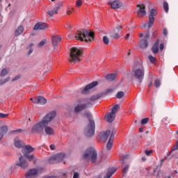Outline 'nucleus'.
Listing matches in <instances>:
<instances>
[{
    "mask_svg": "<svg viewBox=\"0 0 178 178\" xmlns=\"http://www.w3.org/2000/svg\"><path fill=\"white\" fill-rule=\"evenodd\" d=\"M56 116V112L51 111L44 117L42 121L35 124L31 128L32 134H44V128L49 122L54 120V118Z\"/></svg>",
    "mask_w": 178,
    "mask_h": 178,
    "instance_id": "obj_1",
    "label": "nucleus"
},
{
    "mask_svg": "<svg viewBox=\"0 0 178 178\" xmlns=\"http://www.w3.org/2000/svg\"><path fill=\"white\" fill-rule=\"evenodd\" d=\"M132 73L135 79L139 80L140 83L143 82L144 74L145 73V70L144 69L143 61L140 60L134 63V67L132 68Z\"/></svg>",
    "mask_w": 178,
    "mask_h": 178,
    "instance_id": "obj_2",
    "label": "nucleus"
},
{
    "mask_svg": "<svg viewBox=\"0 0 178 178\" xmlns=\"http://www.w3.org/2000/svg\"><path fill=\"white\" fill-rule=\"evenodd\" d=\"M75 38L76 40H79V41L92 42V41H94V33L87 29L77 31L75 33Z\"/></svg>",
    "mask_w": 178,
    "mask_h": 178,
    "instance_id": "obj_3",
    "label": "nucleus"
},
{
    "mask_svg": "<svg viewBox=\"0 0 178 178\" xmlns=\"http://www.w3.org/2000/svg\"><path fill=\"white\" fill-rule=\"evenodd\" d=\"M83 116H86L89 120V124L85 129V133L87 137H92V136L95 134V122H94V120L92 119V115H91V113L86 112L83 114Z\"/></svg>",
    "mask_w": 178,
    "mask_h": 178,
    "instance_id": "obj_4",
    "label": "nucleus"
},
{
    "mask_svg": "<svg viewBox=\"0 0 178 178\" xmlns=\"http://www.w3.org/2000/svg\"><path fill=\"white\" fill-rule=\"evenodd\" d=\"M84 159L91 161L92 163L97 162V152L95 148L90 147L86 150L83 155Z\"/></svg>",
    "mask_w": 178,
    "mask_h": 178,
    "instance_id": "obj_5",
    "label": "nucleus"
},
{
    "mask_svg": "<svg viewBox=\"0 0 178 178\" xmlns=\"http://www.w3.org/2000/svg\"><path fill=\"white\" fill-rule=\"evenodd\" d=\"M81 56V50L79 48L73 47L71 49L69 60L70 62H79Z\"/></svg>",
    "mask_w": 178,
    "mask_h": 178,
    "instance_id": "obj_6",
    "label": "nucleus"
},
{
    "mask_svg": "<svg viewBox=\"0 0 178 178\" xmlns=\"http://www.w3.org/2000/svg\"><path fill=\"white\" fill-rule=\"evenodd\" d=\"M140 38H143V40H140L139 46L140 48H147L148 47V38H149V32H144L143 33L139 34Z\"/></svg>",
    "mask_w": 178,
    "mask_h": 178,
    "instance_id": "obj_7",
    "label": "nucleus"
},
{
    "mask_svg": "<svg viewBox=\"0 0 178 178\" xmlns=\"http://www.w3.org/2000/svg\"><path fill=\"white\" fill-rule=\"evenodd\" d=\"M157 13H158L156 12V10L154 8L150 10V15L149 16V22L148 24H145L144 27H147V26H148V29H151L152 27L155 22V16H156Z\"/></svg>",
    "mask_w": 178,
    "mask_h": 178,
    "instance_id": "obj_8",
    "label": "nucleus"
},
{
    "mask_svg": "<svg viewBox=\"0 0 178 178\" xmlns=\"http://www.w3.org/2000/svg\"><path fill=\"white\" fill-rule=\"evenodd\" d=\"M41 172H42V168L31 169L26 172V178H33V177H34V176H37V175H38V173H41Z\"/></svg>",
    "mask_w": 178,
    "mask_h": 178,
    "instance_id": "obj_9",
    "label": "nucleus"
},
{
    "mask_svg": "<svg viewBox=\"0 0 178 178\" xmlns=\"http://www.w3.org/2000/svg\"><path fill=\"white\" fill-rule=\"evenodd\" d=\"M137 8H138L136 12L138 17H144V16L147 15V11H145V5L138 4Z\"/></svg>",
    "mask_w": 178,
    "mask_h": 178,
    "instance_id": "obj_10",
    "label": "nucleus"
},
{
    "mask_svg": "<svg viewBox=\"0 0 178 178\" xmlns=\"http://www.w3.org/2000/svg\"><path fill=\"white\" fill-rule=\"evenodd\" d=\"M31 101H32L33 104H40V105H45V104H47V99L42 96H38L35 97V99L31 97Z\"/></svg>",
    "mask_w": 178,
    "mask_h": 178,
    "instance_id": "obj_11",
    "label": "nucleus"
},
{
    "mask_svg": "<svg viewBox=\"0 0 178 178\" xmlns=\"http://www.w3.org/2000/svg\"><path fill=\"white\" fill-rule=\"evenodd\" d=\"M17 166H19L22 169H26L29 166V163L23 156H20L19 159V161L16 163Z\"/></svg>",
    "mask_w": 178,
    "mask_h": 178,
    "instance_id": "obj_12",
    "label": "nucleus"
},
{
    "mask_svg": "<svg viewBox=\"0 0 178 178\" xmlns=\"http://www.w3.org/2000/svg\"><path fill=\"white\" fill-rule=\"evenodd\" d=\"M98 86V81H93L90 84L87 85L83 90H82V94H87L90 90L94 88V87H97Z\"/></svg>",
    "mask_w": 178,
    "mask_h": 178,
    "instance_id": "obj_13",
    "label": "nucleus"
},
{
    "mask_svg": "<svg viewBox=\"0 0 178 178\" xmlns=\"http://www.w3.org/2000/svg\"><path fill=\"white\" fill-rule=\"evenodd\" d=\"M108 5H110L112 9H119V8H122V6H123V3L115 0L112 2H108Z\"/></svg>",
    "mask_w": 178,
    "mask_h": 178,
    "instance_id": "obj_14",
    "label": "nucleus"
},
{
    "mask_svg": "<svg viewBox=\"0 0 178 178\" xmlns=\"http://www.w3.org/2000/svg\"><path fill=\"white\" fill-rule=\"evenodd\" d=\"M44 133L46 136H55V129L49 126H44Z\"/></svg>",
    "mask_w": 178,
    "mask_h": 178,
    "instance_id": "obj_15",
    "label": "nucleus"
},
{
    "mask_svg": "<svg viewBox=\"0 0 178 178\" xmlns=\"http://www.w3.org/2000/svg\"><path fill=\"white\" fill-rule=\"evenodd\" d=\"M45 29H48V24L42 22L37 23L33 27V30H45Z\"/></svg>",
    "mask_w": 178,
    "mask_h": 178,
    "instance_id": "obj_16",
    "label": "nucleus"
},
{
    "mask_svg": "<svg viewBox=\"0 0 178 178\" xmlns=\"http://www.w3.org/2000/svg\"><path fill=\"white\" fill-rule=\"evenodd\" d=\"M34 151V149L31 145H26L23 147L22 152V154H24V156H27L30 152H33Z\"/></svg>",
    "mask_w": 178,
    "mask_h": 178,
    "instance_id": "obj_17",
    "label": "nucleus"
},
{
    "mask_svg": "<svg viewBox=\"0 0 178 178\" xmlns=\"http://www.w3.org/2000/svg\"><path fill=\"white\" fill-rule=\"evenodd\" d=\"M66 158V154L65 153H58L51 157L52 159L60 162V161H63V159Z\"/></svg>",
    "mask_w": 178,
    "mask_h": 178,
    "instance_id": "obj_18",
    "label": "nucleus"
},
{
    "mask_svg": "<svg viewBox=\"0 0 178 178\" xmlns=\"http://www.w3.org/2000/svg\"><path fill=\"white\" fill-rule=\"evenodd\" d=\"M86 108H87V104H78L74 108V111L76 113H79V112H81V111H83V109H86Z\"/></svg>",
    "mask_w": 178,
    "mask_h": 178,
    "instance_id": "obj_19",
    "label": "nucleus"
},
{
    "mask_svg": "<svg viewBox=\"0 0 178 178\" xmlns=\"http://www.w3.org/2000/svg\"><path fill=\"white\" fill-rule=\"evenodd\" d=\"M116 115H113L111 113H108V114L106 115V120L108 122V123H112L113 120H115Z\"/></svg>",
    "mask_w": 178,
    "mask_h": 178,
    "instance_id": "obj_20",
    "label": "nucleus"
},
{
    "mask_svg": "<svg viewBox=\"0 0 178 178\" xmlns=\"http://www.w3.org/2000/svg\"><path fill=\"white\" fill-rule=\"evenodd\" d=\"M14 144L17 148H22L23 147V140H19V138H15L14 139Z\"/></svg>",
    "mask_w": 178,
    "mask_h": 178,
    "instance_id": "obj_21",
    "label": "nucleus"
},
{
    "mask_svg": "<svg viewBox=\"0 0 178 178\" xmlns=\"http://www.w3.org/2000/svg\"><path fill=\"white\" fill-rule=\"evenodd\" d=\"M59 9H60V6H57L52 10L47 11V15H49V16H54V15L58 14Z\"/></svg>",
    "mask_w": 178,
    "mask_h": 178,
    "instance_id": "obj_22",
    "label": "nucleus"
},
{
    "mask_svg": "<svg viewBox=\"0 0 178 178\" xmlns=\"http://www.w3.org/2000/svg\"><path fill=\"white\" fill-rule=\"evenodd\" d=\"M159 40H157L154 46L152 47V52L153 54H158V52H159Z\"/></svg>",
    "mask_w": 178,
    "mask_h": 178,
    "instance_id": "obj_23",
    "label": "nucleus"
},
{
    "mask_svg": "<svg viewBox=\"0 0 178 178\" xmlns=\"http://www.w3.org/2000/svg\"><path fill=\"white\" fill-rule=\"evenodd\" d=\"M7 131H8L7 126H3L2 127L0 128V140H2L3 135L6 134Z\"/></svg>",
    "mask_w": 178,
    "mask_h": 178,
    "instance_id": "obj_24",
    "label": "nucleus"
},
{
    "mask_svg": "<svg viewBox=\"0 0 178 178\" xmlns=\"http://www.w3.org/2000/svg\"><path fill=\"white\" fill-rule=\"evenodd\" d=\"M60 42V36H53L52 44L54 47H56L58 44Z\"/></svg>",
    "mask_w": 178,
    "mask_h": 178,
    "instance_id": "obj_25",
    "label": "nucleus"
},
{
    "mask_svg": "<svg viewBox=\"0 0 178 178\" xmlns=\"http://www.w3.org/2000/svg\"><path fill=\"white\" fill-rule=\"evenodd\" d=\"M117 76L118 75L116 74V73L109 74L106 76V79L108 80V81H113V80H115V79H116Z\"/></svg>",
    "mask_w": 178,
    "mask_h": 178,
    "instance_id": "obj_26",
    "label": "nucleus"
},
{
    "mask_svg": "<svg viewBox=\"0 0 178 178\" xmlns=\"http://www.w3.org/2000/svg\"><path fill=\"white\" fill-rule=\"evenodd\" d=\"M23 31H24V28L22 26H20L15 30V35L17 37V35H20Z\"/></svg>",
    "mask_w": 178,
    "mask_h": 178,
    "instance_id": "obj_27",
    "label": "nucleus"
},
{
    "mask_svg": "<svg viewBox=\"0 0 178 178\" xmlns=\"http://www.w3.org/2000/svg\"><path fill=\"white\" fill-rule=\"evenodd\" d=\"M101 136L104 140H108V138L109 137V136H111V131L108 130L106 132H102L101 134Z\"/></svg>",
    "mask_w": 178,
    "mask_h": 178,
    "instance_id": "obj_28",
    "label": "nucleus"
},
{
    "mask_svg": "<svg viewBox=\"0 0 178 178\" xmlns=\"http://www.w3.org/2000/svg\"><path fill=\"white\" fill-rule=\"evenodd\" d=\"M10 71V70L8 67L3 69L0 74V76L5 77V76H6V74H8V73H9Z\"/></svg>",
    "mask_w": 178,
    "mask_h": 178,
    "instance_id": "obj_29",
    "label": "nucleus"
},
{
    "mask_svg": "<svg viewBox=\"0 0 178 178\" xmlns=\"http://www.w3.org/2000/svg\"><path fill=\"white\" fill-rule=\"evenodd\" d=\"M118 109H119V105L116 104L111 108V115H115L116 112H118Z\"/></svg>",
    "mask_w": 178,
    "mask_h": 178,
    "instance_id": "obj_30",
    "label": "nucleus"
},
{
    "mask_svg": "<svg viewBox=\"0 0 178 178\" xmlns=\"http://www.w3.org/2000/svg\"><path fill=\"white\" fill-rule=\"evenodd\" d=\"M74 12V8L72 6H67V14L70 15L71 13H73Z\"/></svg>",
    "mask_w": 178,
    "mask_h": 178,
    "instance_id": "obj_31",
    "label": "nucleus"
},
{
    "mask_svg": "<svg viewBox=\"0 0 178 178\" xmlns=\"http://www.w3.org/2000/svg\"><path fill=\"white\" fill-rule=\"evenodd\" d=\"M113 146V140L109 139L107 145H106V149L109 150L112 148Z\"/></svg>",
    "mask_w": 178,
    "mask_h": 178,
    "instance_id": "obj_32",
    "label": "nucleus"
},
{
    "mask_svg": "<svg viewBox=\"0 0 178 178\" xmlns=\"http://www.w3.org/2000/svg\"><path fill=\"white\" fill-rule=\"evenodd\" d=\"M110 36L111 38H113V40H118L120 38V35H119V33H110Z\"/></svg>",
    "mask_w": 178,
    "mask_h": 178,
    "instance_id": "obj_33",
    "label": "nucleus"
},
{
    "mask_svg": "<svg viewBox=\"0 0 178 178\" xmlns=\"http://www.w3.org/2000/svg\"><path fill=\"white\" fill-rule=\"evenodd\" d=\"M132 38H134V35H133V33H127L124 36V40H132Z\"/></svg>",
    "mask_w": 178,
    "mask_h": 178,
    "instance_id": "obj_34",
    "label": "nucleus"
},
{
    "mask_svg": "<svg viewBox=\"0 0 178 178\" xmlns=\"http://www.w3.org/2000/svg\"><path fill=\"white\" fill-rule=\"evenodd\" d=\"M163 9L166 12V13L169 12V4L168 3V2L163 3Z\"/></svg>",
    "mask_w": 178,
    "mask_h": 178,
    "instance_id": "obj_35",
    "label": "nucleus"
},
{
    "mask_svg": "<svg viewBox=\"0 0 178 178\" xmlns=\"http://www.w3.org/2000/svg\"><path fill=\"white\" fill-rule=\"evenodd\" d=\"M9 80H10V77H7L4 80H1L0 81V86H3V84H5L6 83H8V81H9Z\"/></svg>",
    "mask_w": 178,
    "mask_h": 178,
    "instance_id": "obj_36",
    "label": "nucleus"
},
{
    "mask_svg": "<svg viewBox=\"0 0 178 178\" xmlns=\"http://www.w3.org/2000/svg\"><path fill=\"white\" fill-rule=\"evenodd\" d=\"M34 45V44L31 43L29 45L28 48H29V50L28 51V55H31V54H33V48H31V47H33Z\"/></svg>",
    "mask_w": 178,
    "mask_h": 178,
    "instance_id": "obj_37",
    "label": "nucleus"
},
{
    "mask_svg": "<svg viewBox=\"0 0 178 178\" xmlns=\"http://www.w3.org/2000/svg\"><path fill=\"white\" fill-rule=\"evenodd\" d=\"M148 59L151 63H155V60H156V58L151 55L148 56Z\"/></svg>",
    "mask_w": 178,
    "mask_h": 178,
    "instance_id": "obj_38",
    "label": "nucleus"
},
{
    "mask_svg": "<svg viewBox=\"0 0 178 178\" xmlns=\"http://www.w3.org/2000/svg\"><path fill=\"white\" fill-rule=\"evenodd\" d=\"M113 173H115V171L113 172H108L106 175H105L104 178H111L112 177Z\"/></svg>",
    "mask_w": 178,
    "mask_h": 178,
    "instance_id": "obj_39",
    "label": "nucleus"
},
{
    "mask_svg": "<svg viewBox=\"0 0 178 178\" xmlns=\"http://www.w3.org/2000/svg\"><path fill=\"white\" fill-rule=\"evenodd\" d=\"M103 42L104 44H105L106 45H108V44H109V38H108L107 36H104L103 38Z\"/></svg>",
    "mask_w": 178,
    "mask_h": 178,
    "instance_id": "obj_40",
    "label": "nucleus"
},
{
    "mask_svg": "<svg viewBox=\"0 0 178 178\" xmlns=\"http://www.w3.org/2000/svg\"><path fill=\"white\" fill-rule=\"evenodd\" d=\"M123 95H124V92H118L116 97L118 98V99H120V98L123 97Z\"/></svg>",
    "mask_w": 178,
    "mask_h": 178,
    "instance_id": "obj_41",
    "label": "nucleus"
},
{
    "mask_svg": "<svg viewBox=\"0 0 178 178\" xmlns=\"http://www.w3.org/2000/svg\"><path fill=\"white\" fill-rule=\"evenodd\" d=\"M81 5H83V1H81V0H76V8H80V6H81Z\"/></svg>",
    "mask_w": 178,
    "mask_h": 178,
    "instance_id": "obj_42",
    "label": "nucleus"
},
{
    "mask_svg": "<svg viewBox=\"0 0 178 178\" xmlns=\"http://www.w3.org/2000/svg\"><path fill=\"white\" fill-rule=\"evenodd\" d=\"M148 120H149V118H146L141 120V124H147L148 123Z\"/></svg>",
    "mask_w": 178,
    "mask_h": 178,
    "instance_id": "obj_43",
    "label": "nucleus"
},
{
    "mask_svg": "<svg viewBox=\"0 0 178 178\" xmlns=\"http://www.w3.org/2000/svg\"><path fill=\"white\" fill-rule=\"evenodd\" d=\"M155 87L158 88L161 86V81L159 79H156L154 82Z\"/></svg>",
    "mask_w": 178,
    "mask_h": 178,
    "instance_id": "obj_44",
    "label": "nucleus"
},
{
    "mask_svg": "<svg viewBox=\"0 0 178 178\" xmlns=\"http://www.w3.org/2000/svg\"><path fill=\"white\" fill-rule=\"evenodd\" d=\"M25 158H27L29 161H31L32 159H34V155H29L26 154V156H24Z\"/></svg>",
    "mask_w": 178,
    "mask_h": 178,
    "instance_id": "obj_45",
    "label": "nucleus"
},
{
    "mask_svg": "<svg viewBox=\"0 0 178 178\" xmlns=\"http://www.w3.org/2000/svg\"><path fill=\"white\" fill-rule=\"evenodd\" d=\"M115 134H116V131H113V132L111 133V135L110 136L109 140H113V138H115Z\"/></svg>",
    "mask_w": 178,
    "mask_h": 178,
    "instance_id": "obj_46",
    "label": "nucleus"
},
{
    "mask_svg": "<svg viewBox=\"0 0 178 178\" xmlns=\"http://www.w3.org/2000/svg\"><path fill=\"white\" fill-rule=\"evenodd\" d=\"M129 170V165H126L123 170H122V173H127V171Z\"/></svg>",
    "mask_w": 178,
    "mask_h": 178,
    "instance_id": "obj_47",
    "label": "nucleus"
},
{
    "mask_svg": "<svg viewBox=\"0 0 178 178\" xmlns=\"http://www.w3.org/2000/svg\"><path fill=\"white\" fill-rule=\"evenodd\" d=\"M47 42L46 40H42L39 44H38V47H44V45H45V43Z\"/></svg>",
    "mask_w": 178,
    "mask_h": 178,
    "instance_id": "obj_48",
    "label": "nucleus"
},
{
    "mask_svg": "<svg viewBox=\"0 0 178 178\" xmlns=\"http://www.w3.org/2000/svg\"><path fill=\"white\" fill-rule=\"evenodd\" d=\"M8 116V114L0 113V119H3Z\"/></svg>",
    "mask_w": 178,
    "mask_h": 178,
    "instance_id": "obj_49",
    "label": "nucleus"
},
{
    "mask_svg": "<svg viewBox=\"0 0 178 178\" xmlns=\"http://www.w3.org/2000/svg\"><path fill=\"white\" fill-rule=\"evenodd\" d=\"M145 153L148 156L151 155V154H152V150H145Z\"/></svg>",
    "mask_w": 178,
    "mask_h": 178,
    "instance_id": "obj_50",
    "label": "nucleus"
},
{
    "mask_svg": "<svg viewBox=\"0 0 178 178\" xmlns=\"http://www.w3.org/2000/svg\"><path fill=\"white\" fill-rule=\"evenodd\" d=\"M175 149H178V142H177L176 145L171 149V152H173Z\"/></svg>",
    "mask_w": 178,
    "mask_h": 178,
    "instance_id": "obj_51",
    "label": "nucleus"
},
{
    "mask_svg": "<svg viewBox=\"0 0 178 178\" xmlns=\"http://www.w3.org/2000/svg\"><path fill=\"white\" fill-rule=\"evenodd\" d=\"M106 92V94H109L111 92H113V89H112V88L107 89Z\"/></svg>",
    "mask_w": 178,
    "mask_h": 178,
    "instance_id": "obj_52",
    "label": "nucleus"
},
{
    "mask_svg": "<svg viewBox=\"0 0 178 178\" xmlns=\"http://www.w3.org/2000/svg\"><path fill=\"white\" fill-rule=\"evenodd\" d=\"M79 172H75V173L74 174L73 178H79Z\"/></svg>",
    "mask_w": 178,
    "mask_h": 178,
    "instance_id": "obj_53",
    "label": "nucleus"
},
{
    "mask_svg": "<svg viewBox=\"0 0 178 178\" xmlns=\"http://www.w3.org/2000/svg\"><path fill=\"white\" fill-rule=\"evenodd\" d=\"M11 133H22V129H17L15 131H12Z\"/></svg>",
    "mask_w": 178,
    "mask_h": 178,
    "instance_id": "obj_54",
    "label": "nucleus"
},
{
    "mask_svg": "<svg viewBox=\"0 0 178 178\" xmlns=\"http://www.w3.org/2000/svg\"><path fill=\"white\" fill-rule=\"evenodd\" d=\"M163 33L164 35H168V30L166 29H164L163 31Z\"/></svg>",
    "mask_w": 178,
    "mask_h": 178,
    "instance_id": "obj_55",
    "label": "nucleus"
},
{
    "mask_svg": "<svg viewBox=\"0 0 178 178\" xmlns=\"http://www.w3.org/2000/svg\"><path fill=\"white\" fill-rule=\"evenodd\" d=\"M55 148H56L55 145H50V149H51V151H54V149H55Z\"/></svg>",
    "mask_w": 178,
    "mask_h": 178,
    "instance_id": "obj_56",
    "label": "nucleus"
},
{
    "mask_svg": "<svg viewBox=\"0 0 178 178\" xmlns=\"http://www.w3.org/2000/svg\"><path fill=\"white\" fill-rule=\"evenodd\" d=\"M19 79H20V76H17L13 79V81H16V80H19Z\"/></svg>",
    "mask_w": 178,
    "mask_h": 178,
    "instance_id": "obj_57",
    "label": "nucleus"
},
{
    "mask_svg": "<svg viewBox=\"0 0 178 178\" xmlns=\"http://www.w3.org/2000/svg\"><path fill=\"white\" fill-rule=\"evenodd\" d=\"M159 48H160V49H161V51H162V49H163V48H164L163 43H161V44H160Z\"/></svg>",
    "mask_w": 178,
    "mask_h": 178,
    "instance_id": "obj_58",
    "label": "nucleus"
},
{
    "mask_svg": "<svg viewBox=\"0 0 178 178\" xmlns=\"http://www.w3.org/2000/svg\"><path fill=\"white\" fill-rule=\"evenodd\" d=\"M158 35V32L156 31H155L154 33H153V37H156Z\"/></svg>",
    "mask_w": 178,
    "mask_h": 178,
    "instance_id": "obj_59",
    "label": "nucleus"
},
{
    "mask_svg": "<svg viewBox=\"0 0 178 178\" xmlns=\"http://www.w3.org/2000/svg\"><path fill=\"white\" fill-rule=\"evenodd\" d=\"M139 131H140V133H143V131H144V129L140 128Z\"/></svg>",
    "mask_w": 178,
    "mask_h": 178,
    "instance_id": "obj_60",
    "label": "nucleus"
},
{
    "mask_svg": "<svg viewBox=\"0 0 178 178\" xmlns=\"http://www.w3.org/2000/svg\"><path fill=\"white\" fill-rule=\"evenodd\" d=\"M129 156V155L126 154V155H123L122 158H124V159H126V158H127Z\"/></svg>",
    "mask_w": 178,
    "mask_h": 178,
    "instance_id": "obj_61",
    "label": "nucleus"
},
{
    "mask_svg": "<svg viewBox=\"0 0 178 178\" xmlns=\"http://www.w3.org/2000/svg\"><path fill=\"white\" fill-rule=\"evenodd\" d=\"M47 178H58V177H56L55 176H51V177H48Z\"/></svg>",
    "mask_w": 178,
    "mask_h": 178,
    "instance_id": "obj_62",
    "label": "nucleus"
},
{
    "mask_svg": "<svg viewBox=\"0 0 178 178\" xmlns=\"http://www.w3.org/2000/svg\"><path fill=\"white\" fill-rule=\"evenodd\" d=\"M151 86H152V82H151V83L149 84V87H151Z\"/></svg>",
    "mask_w": 178,
    "mask_h": 178,
    "instance_id": "obj_63",
    "label": "nucleus"
},
{
    "mask_svg": "<svg viewBox=\"0 0 178 178\" xmlns=\"http://www.w3.org/2000/svg\"><path fill=\"white\" fill-rule=\"evenodd\" d=\"M142 161H145V157H143Z\"/></svg>",
    "mask_w": 178,
    "mask_h": 178,
    "instance_id": "obj_64",
    "label": "nucleus"
}]
</instances>
